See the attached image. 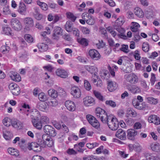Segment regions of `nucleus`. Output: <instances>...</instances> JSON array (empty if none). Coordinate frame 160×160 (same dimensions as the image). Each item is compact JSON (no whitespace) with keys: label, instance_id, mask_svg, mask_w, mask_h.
I'll list each match as a JSON object with an SVG mask.
<instances>
[{"label":"nucleus","instance_id":"f257e3e1","mask_svg":"<svg viewBox=\"0 0 160 160\" xmlns=\"http://www.w3.org/2000/svg\"><path fill=\"white\" fill-rule=\"evenodd\" d=\"M42 140L41 141V148L46 146L51 147L54 145V141L49 135L43 134L42 137Z\"/></svg>","mask_w":160,"mask_h":160},{"label":"nucleus","instance_id":"f03ea898","mask_svg":"<svg viewBox=\"0 0 160 160\" xmlns=\"http://www.w3.org/2000/svg\"><path fill=\"white\" fill-rule=\"evenodd\" d=\"M108 125L110 129L112 130H117L119 126V123L116 118L111 117L110 120H108V122L106 123Z\"/></svg>","mask_w":160,"mask_h":160},{"label":"nucleus","instance_id":"7ed1b4c3","mask_svg":"<svg viewBox=\"0 0 160 160\" xmlns=\"http://www.w3.org/2000/svg\"><path fill=\"white\" fill-rule=\"evenodd\" d=\"M86 118L92 126L96 128H98L99 127V123L94 117L89 114L87 115Z\"/></svg>","mask_w":160,"mask_h":160},{"label":"nucleus","instance_id":"20e7f679","mask_svg":"<svg viewBox=\"0 0 160 160\" xmlns=\"http://www.w3.org/2000/svg\"><path fill=\"white\" fill-rule=\"evenodd\" d=\"M12 28L15 30L19 31L22 28V23L18 20L15 18L12 19L11 22Z\"/></svg>","mask_w":160,"mask_h":160},{"label":"nucleus","instance_id":"39448f33","mask_svg":"<svg viewBox=\"0 0 160 160\" xmlns=\"http://www.w3.org/2000/svg\"><path fill=\"white\" fill-rule=\"evenodd\" d=\"M23 22L25 25V29L29 30L34 25V21L33 19L30 17L25 18L23 19Z\"/></svg>","mask_w":160,"mask_h":160},{"label":"nucleus","instance_id":"423d86ee","mask_svg":"<svg viewBox=\"0 0 160 160\" xmlns=\"http://www.w3.org/2000/svg\"><path fill=\"white\" fill-rule=\"evenodd\" d=\"M85 68L91 73L93 74L94 77L98 78L97 74L98 69L97 67L94 66L86 65L85 66Z\"/></svg>","mask_w":160,"mask_h":160},{"label":"nucleus","instance_id":"0eeeda50","mask_svg":"<svg viewBox=\"0 0 160 160\" xmlns=\"http://www.w3.org/2000/svg\"><path fill=\"white\" fill-rule=\"evenodd\" d=\"M88 55L93 59L97 60L99 59L101 56L99 52L94 49H91L88 52Z\"/></svg>","mask_w":160,"mask_h":160},{"label":"nucleus","instance_id":"6e6552de","mask_svg":"<svg viewBox=\"0 0 160 160\" xmlns=\"http://www.w3.org/2000/svg\"><path fill=\"white\" fill-rule=\"evenodd\" d=\"M18 12L22 15H25L27 13V8L25 3L21 1L19 3Z\"/></svg>","mask_w":160,"mask_h":160},{"label":"nucleus","instance_id":"1a4fd4ad","mask_svg":"<svg viewBox=\"0 0 160 160\" xmlns=\"http://www.w3.org/2000/svg\"><path fill=\"white\" fill-rule=\"evenodd\" d=\"M71 94L75 98H79L81 96V92L79 88L77 87H72L71 89Z\"/></svg>","mask_w":160,"mask_h":160},{"label":"nucleus","instance_id":"9d476101","mask_svg":"<svg viewBox=\"0 0 160 160\" xmlns=\"http://www.w3.org/2000/svg\"><path fill=\"white\" fill-rule=\"evenodd\" d=\"M95 113L97 118H100L101 117L102 118H106L107 117V113L106 112L100 108H96Z\"/></svg>","mask_w":160,"mask_h":160},{"label":"nucleus","instance_id":"9b49d317","mask_svg":"<svg viewBox=\"0 0 160 160\" xmlns=\"http://www.w3.org/2000/svg\"><path fill=\"white\" fill-rule=\"evenodd\" d=\"M127 132V137L128 138L132 141L134 140L135 137L138 134L137 131L134 129H130L128 130Z\"/></svg>","mask_w":160,"mask_h":160},{"label":"nucleus","instance_id":"f8f14e48","mask_svg":"<svg viewBox=\"0 0 160 160\" xmlns=\"http://www.w3.org/2000/svg\"><path fill=\"white\" fill-rule=\"evenodd\" d=\"M84 104L87 106H91L95 103V101L93 98L91 96H87L83 99Z\"/></svg>","mask_w":160,"mask_h":160},{"label":"nucleus","instance_id":"ddd939ff","mask_svg":"<svg viewBox=\"0 0 160 160\" xmlns=\"http://www.w3.org/2000/svg\"><path fill=\"white\" fill-rule=\"evenodd\" d=\"M65 105L67 109L69 111L73 112L75 110L76 107L75 103L71 101H66L65 102Z\"/></svg>","mask_w":160,"mask_h":160},{"label":"nucleus","instance_id":"4468645a","mask_svg":"<svg viewBox=\"0 0 160 160\" xmlns=\"http://www.w3.org/2000/svg\"><path fill=\"white\" fill-rule=\"evenodd\" d=\"M148 120L150 123H153L156 125L160 124V119L157 116L153 115L150 116L148 118Z\"/></svg>","mask_w":160,"mask_h":160},{"label":"nucleus","instance_id":"2eb2a0df","mask_svg":"<svg viewBox=\"0 0 160 160\" xmlns=\"http://www.w3.org/2000/svg\"><path fill=\"white\" fill-rule=\"evenodd\" d=\"M55 73L58 76L62 78H66L68 76L67 71L63 69H57L55 72Z\"/></svg>","mask_w":160,"mask_h":160},{"label":"nucleus","instance_id":"dca6fc26","mask_svg":"<svg viewBox=\"0 0 160 160\" xmlns=\"http://www.w3.org/2000/svg\"><path fill=\"white\" fill-rule=\"evenodd\" d=\"M115 136L121 140H125L126 138L125 132L122 129H119L117 131Z\"/></svg>","mask_w":160,"mask_h":160},{"label":"nucleus","instance_id":"f3484780","mask_svg":"<svg viewBox=\"0 0 160 160\" xmlns=\"http://www.w3.org/2000/svg\"><path fill=\"white\" fill-rule=\"evenodd\" d=\"M10 77L12 80L15 82H19L21 80V78L20 75L16 72H10Z\"/></svg>","mask_w":160,"mask_h":160},{"label":"nucleus","instance_id":"a211bd4d","mask_svg":"<svg viewBox=\"0 0 160 160\" xmlns=\"http://www.w3.org/2000/svg\"><path fill=\"white\" fill-rule=\"evenodd\" d=\"M132 104L135 108L139 110H143L147 107L145 102H142L140 104L139 102H133Z\"/></svg>","mask_w":160,"mask_h":160},{"label":"nucleus","instance_id":"6ab92c4d","mask_svg":"<svg viewBox=\"0 0 160 160\" xmlns=\"http://www.w3.org/2000/svg\"><path fill=\"white\" fill-rule=\"evenodd\" d=\"M118 86L115 82L110 81L108 82L107 88L110 92H112L116 90Z\"/></svg>","mask_w":160,"mask_h":160},{"label":"nucleus","instance_id":"aec40b11","mask_svg":"<svg viewBox=\"0 0 160 160\" xmlns=\"http://www.w3.org/2000/svg\"><path fill=\"white\" fill-rule=\"evenodd\" d=\"M151 149L156 152H160V144L159 143H152L150 145Z\"/></svg>","mask_w":160,"mask_h":160},{"label":"nucleus","instance_id":"412c9836","mask_svg":"<svg viewBox=\"0 0 160 160\" xmlns=\"http://www.w3.org/2000/svg\"><path fill=\"white\" fill-rule=\"evenodd\" d=\"M127 81L131 83H135L137 81V78L135 75L133 74H129L127 78Z\"/></svg>","mask_w":160,"mask_h":160},{"label":"nucleus","instance_id":"4be33fe9","mask_svg":"<svg viewBox=\"0 0 160 160\" xmlns=\"http://www.w3.org/2000/svg\"><path fill=\"white\" fill-rule=\"evenodd\" d=\"M12 124L13 127L17 129H21L22 128V123L18 120L13 121Z\"/></svg>","mask_w":160,"mask_h":160},{"label":"nucleus","instance_id":"5701e85b","mask_svg":"<svg viewBox=\"0 0 160 160\" xmlns=\"http://www.w3.org/2000/svg\"><path fill=\"white\" fill-rule=\"evenodd\" d=\"M131 24L132 26L130 27L131 30L134 32H138L140 27L139 24L138 23L135 22H132Z\"/></svg>","mask_w":160,"mask_h":160},{"label":"nucleus","instance_id":"b1692460","mask_svg":"<svg viewBox=\"0 0 160 160\" xmlns=\"http://www.w3.org/2000/svg\"><path fill=\"white\" fill-rule=\"evenodd\" d=\"M8 152L9 153L12 155L18 156L19 155V151L16 149L10 148L8 149Z\"/></svg>","mask_w":160,"mask_h":160},{"label":"nucleus","instance_id":"393cba45","mask_svg":"<svg viewBox=\"0 0 160 160\" xmlns=\"http://www.w3.org/2000/svg\"><path fill=\"white\" fill-rule=\"evenodd\" d=\"M134 13L135 15L139 18H142L144 16V13L140 8H137L134 9Z\"/></svg>","mask_w":160,"mask_h":160},{"label":"nucleus","instance_id":"a878e982","mask_svg":"<svg viewBox=\"0 0 160 160\" xmlns=\"http://www.w3.org/2000/svg\"><path fill=\"white\" fill-rule=\"evenodd\" d=\"M48 92L49 95L52 98H55L58 96L57 92L54 89H50Z\"/></svg>","mask_w":160,"mask_h":160},{"label":"nucleus","instance_id":"bb28decb","mask_svg":"<svg viewBox=\"0 0 160 160\" xmlns=\"http://www.w3.org/2000/svg\"><path fill=\"white\" fill-rule=\"evenodd\" d=\"M66 30L68 32H71L72 31L74 28H73L72 23L69 21L66 22L65 25Z\"/></svg>","mask_w":160,"mask_h":160},{"label":"nucleus","instance_id":"cd10ccee","mask_svg":"<svg viewBox=\"0 0 160 160\" xmlns=\"http://www.w3.org/2000/svg\"><path fill=\"white\" fill-rule=\"evenodd\" d=\"M147 159L146 160H156L157 158L154 154L149 153H146L144 155Z\"/></svg>","mask_w":160,"mask_h":160},{"label":"nucleus","instance_id":"c85d7f7f","mask_svg":"<svg viewBox=\"0 0 160 160\" xmlns=\"http://www.w3.org/2000/svg\"><path fill=\"white\" fill-rule=\"evenodd\" d=\"M127 114L129 116L134 118L137 115V113L133 109L131 108H128L127 111Z\"/></svg>","mask_w":160,"mask_h":160},{"label":"nucleus","instance_id":"c756f323","mask_svg":"<svg viewBox=\"0 0 160 160\" xmlns=\"http://www.w3.org/2000/svg\"><path fill=\"white\" fill-rule=\"evenodd\" d=\"M34 12L33 13V16L37 20H40V10L39 8L35 7L34 8Z\"/></svg>","mask_w":160,"mask_h":160},{"label":"nucleus","instance_id":"7c9ffc66","mask_svg":"<svg viewBox=\"0 0 160 160\" xmlns=\"http://www.w3.org/2000/svg\"><path fill=\"white\" fill-rule=\"evenodd\" d=\"M32 122L34 127L38 129H40V122L38 118L32 119Z\"/></svg>","mask_w":160,"mask_h":160},{"label":"nucleus","instance_id":"2f4dec72","mask_svg":"<svg viewBox=\"0 0 160 160\" xmlns=\"http://www.w3.org/2000/svg\"><path fill=\"white\" fill-rule=\"evenodd\" d=\"M148 103L152 105H156L158 103V100L152 97H149L146 98Z\"/></svg>","mask_w":160,"mask_h":160},{"label":"nucleus","instance_id":"473e14b6","mask_svg":"<svg viewBox=\"0 0 160 160\" xmlns=\"http://www.w3.org/2000/svg\"><path fill=\"white\" fill-rule=\"evenodd\" d=\"M93 94L95 97L100 100L102 101L104 100V98L99 92L94 90L93 91Z\"/></svg>","mask_w":160,"mask_h":160},{"label":"nucleus","instance_id":"72a5a7b5","mask_svg":"<svg viewBox=\"0 0 160 160\" xmlns=\"http://www.w3.org/2000/svg\"><path fill=\"white\" fill-rule=\"evenodd\" d=\"M77 41L79 43L84 46H87L88 45V41L85 38H78Z\"/></svg>","mask_w":160,"mask_h":160},{"label":"nucleus","instance_id":"f704fd0d","mask_svg":"<svg viewBox=\"0 0 160 160\" xmlns=\"http://www.w3.org/2000/svg\"><path fill=\"white\" fill-rule=\"evenodd\" d=\"M48 108V104L45 102H41V111L47 112Z\"/></svg>","mask_w":160,"mask_h":160},{"label":"nucleus","instance_id":"c9c22d12","mask_svg":"<svg viewBox=\"0 0 160 160\" xmlns=\"http://www.w3.org/2000/svg\"><path fill=\"white\" fill-rule=\"evenodd\" d=\"M49 122V119L47 116H42L41 117V126L48 124Z\"/></svg>","mask_w":160,"mask_h":160},{"label":"nucleus","instance_id":"e433bc0d","mask_svg":"<svg viewBox=\"0 0 160 160\" xmlns=\"http://www.w3.org/2000/svg\"><path fill=\"white\" fill-rule=\"evenodd\" d=\"M3 135L4 138L7 140L10 139L13 137L12 134L9 131H7L3 133Z\"/></svg>","mask_w":160,"mask_h":160},{"label":"nucleus","instance_id":"4c0bfd02","mask_svg":"<svg viewBox=\"0 0 160 160\" xmlns=\"http://www.w3.org/2000/svg\"><path fill=\"white\" fill-rule=\"evenodd\" d=\"M3 123L5 126L8 127L12 124V120L8 118H6L3 120Z\"/></svg>","mask_w":160,"mask_h":160},{"label":"nucleus","instance_id":"58836bf2","mask_svg":"<svg viewBox=\"0 0 160 160\" xmlns=\"http://www.w3.org/2000/svg\"><path fill=\"white\" fill-rule=\"evenodd\" d=\"M25 39L28 43H32L33 41V38L30 34H26L24 36Z\"/></svg>","mask_w":160,"mask_h":160},{"label":"nucleus","instance_id":"ea45409f","mask_svg":"<svg viewBox=\"0 0 160 160\" xmlns=\"http://www.w3.org/2000/svg\"><path fill=\"white\" fill-rule=\"evenodd\" d=\"M62 28L58 26H56L54 28L53 33L57 34L62 35Z\"/></svg>","mask_w":160,"mask_h":160},{"label":"nucleus","instance_id":"a19ab883","mask_svg":"<svg viewBox=\"0 0 160 160\" xmlns=\"http://www.w3.org/2000/svg\"><path fill=\"white\" fill-rule=\"evenodd\" d=\"M10 50V48L8 46H2L0 48V51L3 53H8Z\"/></svg>","mask_w":160,"mask_h":160},{"label":"nucleus","instance_id":"79ce46f5","mask_svg":"<svg viewBox=\"0 0 160 160\" xmlns=\"http://www.w3.org/2000/svg\"><path fill=\"white\" fill-rule=\"evenodd\" d=\"M53 127L49 125H46L43 128L44 132L47 133V135H48V133L51 130H52Z\"/></svg>","mask_w":160,"mask_h":160},{"label":"nucleus","instance_id":"37998d69","mask_svg":"<svg viewBox=\"0 0 160 160\" xmlns=\"http://www.w3.org/2000/svg\"><path fill=\"white\" fill-rule=\"evenodd\" d=\"M66 15L67 18L70 19L72 21L74 22L75 21L76 17L72 13L69 12L67 13Z\"/></svg>","mask_w":160,"mask_h":160},{"label":"nucleus","instance_id":"c03bdc74","mask_svg":"<svg viewBox=\"0 0 160 160\" xmlns=\"http://www.w3.org/2000/svg\"><path fill=\"white\" fill-rule=\"evenodd\" d=\"M47 42H48L44 41L41 44V49H42V51H46L48 50V46L46 43Z\"/></svg>","mask_w":160,"mask_h":160},{"label":"nucleus","instance_id":"a18cd8bd","mask_svg":"<svg viewBox=\"0 0 160 160\" xmlns=\"http://www.w3.org/2000/svg\"><path fill=\"white\" fill-rule=\"evenodd\" d=\"M105 104L112 108H115L116 106V102L112 100H107L105 102Z\"/></svg>","mask_w":160,"mask_h":160},{"label":"nucleus","instance_id":"49530a36","mask_svg":"<svg viewBox=\"0 0 160 160\" xmlns=\"http://www.w3.org/2000/svg\"><path fill=\"white\" fill-rule=\"evenodd\" d=\"M128 48V45L122 44V47L120 49V50L125 53H128L129 52Z\"/></svg>","mask_w":160,"mask_h":160},{"label":"nucleus","instance_id":"de8ad7c7","mask_svg":"<svg viewBox=\"0 0 160 160\" xmlns=\"http://www.w3.org/2000/svg\"><path fill=\"white\" fill-rule=\"evenodd\" d=\"M142 49L144 52H148L149 49L148 44V43H143L142 45Z\"/></svg>","mask_w":160,"mask_h":160},{"label":"nucleus","instance_id":"09e8293b","mask_svg":"<svg viewBox=\"0 0 160 160\" xmlns=\"http://www.w3.org/2000/svg\"><path fill=\"white\" fill-rule=\"evenodd\" d=\"M84 86L85 88L87 90L89 91L91 89V85L87 80H84Z\"/></svg>","mask_w":160,"mask_h":160},{"label":"nucleus","instance_id":"8fccbe9b","mask_svg":"<svg viewBox=\"0 0 160 160\" xmlns=\"http://www.w3.org/2000/svg\"><path fill=\"white\" fill-rule=\"evenodd\" d=\"M108 31L114 37H115L117 34L116 32L113 30L112 28L111 27H108L106 28Z\"/></svg>","mask_w":160,"mask_h":160},{"label":"nucleus","instance_id":"3c124183","mask_svg":"<svg viewBox=\"0 0 160 160\" xmlns=\"http://www.w3.org/2000/svg\"><path fill=\"white\" fill-rule=\"evenodd\" d=\"M150 81L151 85L152 86L153 85L155 82L156 81V78L154 74L151 73Z\"/></svg>","mask_w":160,"mask_h":160},{"label":"nucleus","instance_id":"603ef678","mask_svg":"<svg viewBox=\"0 0 160 160\" xmlns=\"http://www.w3.org/2000/svg\"><path fill=\"white\" fill-rule=\"evenodd\" d=\"M11 28L9 27H4L3 28V32L5 34L9 35L11 34Z\"/></svg>","mask_w":160,"mask_h":160},{"label":"nucleus","instance_id":"864d4df0","mask_svg":"<svg viewBox=\"0 0 160 160\" xmlns=\"http://www.w3.org/2000/svg\"><path fill=\"white\" fill-rule=\"evenodd\" d=\"M133 56L136 60H139L141 58L139 52L138 50H136L134 51Z\"/></svg>","mask_w":160,"mask_h":160},{"label":"nucleus","instance_id":"5fc2aeb1","mask_svg":"<svg viewBox=\"0 0 160 160\" xmlns=\"http://www.w3.org/2000/svg\"><path fill=\"white\" fill-rule=\"evenodd\" d=\"M12 92L13 95H17L20 93V89L17 85V87L15 88L14 90H13Z\"/></svg>","mask_w":160,"mask_h":160},{"label":"nucleus","instance_id":"6e6d98bb","mask_svg":"<svg viewBox=\"0 0 160 160\" xmlns=\"http://www.w3.org/2000/svg\"><path fill=\"white\" fill-rule=\"evenodd\" d=\"M54 67L50 65H48L43 67V68L45 70H47L50 72H52L54 69Z\"/></svg>","mask_w":160,"mask_h":160},{"label":"nucleus","instance_id":"4d7b16f0","mask_svg":"<svg viewBox=\"0 0 160 160\" xmlns=\"http://www.w3.org/2000/svg\"><path fill=\"white\" fill-rule=\"evenodd\" d=\"M111 118L110 116H108L107 115V117L106 118H102L101 117L99 118L103 123L106 124L108 122V120H110Z\"/></svg>","mask_w":160,"mask_h":160},{"label":"nucleus","instance_id":"13d9d810","mask_svg":"<svg viewBox=\"0 0 160 160\" xmlns=\"http://www.w3.org/2000/svg\"><path fill=\"white\" fill-rule=\"evenodd\" d=\"M48 102L50 105L52 107H55L58 104L57 101L55 99H51Z\"/></svg>","mask_w":160,"mask_h":160},{"label":"nucleus","instance_id":"bf43d9fd","mask_svg":"<svg viewBox=\"0 0 160 160\" xmlns=\"http://www.w3.org/2000/svg\"><path fill=\"white\" fill-rule=\"evenodd\" d=\"M46 34H47V33L45 31L43 32H42V36L43 37V38L42 39V40L43 41H45L47 42H48L50 40L48 38L46 37Z\"/></svg>","mask_w":160,"mask_h":160},{"label":"nucleus","instance_id":"052dcab7","mask_svg":"<svg viewBox=\"0 0 160 160\" xmlns=\"http://www.w3.org/2000/svg\"><path fill=\"white\" fill-rule=\"evenodd\" d=\"M83 159L84 160H98L96 157L93 155L88 156L87 157H84Z\"/></svg>","mask_w":160,"mask_h":160},{"label":"nucleus","instance_id":"680f3d73","mask_svg":"<svg viewBox=\"0 0 160 160\" xmlns=\"http://www.w3.org/2000/svg\"><path fill=\"white\" fill-rule=\"evenodd\" d=\"M105 45V43L102 40L99 41L96 44L97 47L98 49L102 48Z\"/></svg>","mask_w":160,"mask_h":160},{"label":"nucleus","instance_id":"e2e57ef3","mask_svg":"<svg viewBox=\"0 0 160 160\" xmlns=\"http://www.w3.org/2000/svg\"><path fill=\"white\" fill-rule=\"evenodd\" d=\"M86 22L88 24L92 25L94 23V20L91 16H90Z\"/></svg>","mask_w":160,"mask_h":160},{"label":"nucleus","instance_id":"0e129e2a","mask_svg":"<svg viewBox=\"0 0 160 160\" xmlns=\"http://www.w3.org/2000/svg\"><path fill=\"white\" fill-rule=\"evenodd\" d=\"M142 125L139 122H135L133 125V128L135 129H139L141 128Z\"/></svg>","mask_w":160,"mask_h":160},{"label":"nucleus","instance_id":"69168bd1","mask_svg":"<svg viewBox=\"0 0 160 160\" xmlns=\"http://www.w3.org/2000/svg\"><path fill=\"white\" fill-rule=\"evenodd\" d=\"M104 1L111 7H114L115 5V3L113 0H104Z\"/></svg>","mask_w":160,"mask_h":160},{"label":"nucleus","instance_id":"338daca9","mask_svg":"<svg viewBox=\"0 0 160 160\" xmlns=\"http://www.w3.org/2000/svg\"><path fill=\"white\" fill-rule=\"evenodd\" d=\"M41 99L42 100H41V102H42V101L45 102L48 99V98L46 94L43 92H41Z\"/></svg>","mask_w":160,"mask_h":160},{"label":"nucleus","instance_id":"774afa93","mask_svg":"<svg viewBox=\"0 0 160 160\" xmlns=\"http://www.w3.org/2000/svg\"><path fill=\"white\" fill-rule=\"evenodd\" d=\"M133 88L132 92V93L133 94L138 93L141 91L140 89L136 86H133Z\"/></svg>","mask_w":160,"mask_h":160}]
</instances>
